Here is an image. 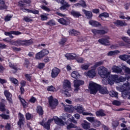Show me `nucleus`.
Wrapping results in <instances>:
<instances>
[{
	"label": "nucleus",
	"mask_w": 130,
	"mask_h": 130,
	"mask_svg": "<svg viewBox=\"0 0 130 130\" xmlns=\"http://www.w3.org/2000/svg\"><path fill=\"white\" fill-rule=\"evenodd\" d=\"M88 89L90 94L95 95L98 90L100 91V93L101 94H108V90L105 87H101V86L92 81H90L89 83Z\"/></svg>",
	"instance_id": "obj_1"
},
{
	"label": "nucleus",
	"mask_w": 130,
	"mask_h": 130,
	"mask_svg": "<svg viewBox=\"0 0 130 130\" xmlns=\"http://www.w3.org/2000/svg\"><path fill=\"white\" fill-rule=\"evenodd\" d=\"M54 120L55 124L58 125H63L64 124V121H62L61 119L56 117L54 119H49L47 123H45V120L43 119V121L41 122V125H43L46 129H49L50 128V123Z\"/></svg>",
	"instance_id": "obj_2"
},
{
	"label": "nucleus",
	"mask_w": 130,
	"mask_h": 130,
	"mask_svg": "<svg viewBox=\"0 0 130 130\" xmlns=\"http://www.w3.org/2000/svg\"><path fill=\"white\" fill-rule=\"evenodd\" d=\"M99 75L103 79H107L110 75L111 72L108 71L107 68L104 67H100L98 68Z\"/></svg>",
	"instance_id": "obj_3"
},
{
	"label": "nucleus",
	"mask_w": 130,
	"mask_h": 130,
	"mask_svg": "<svg viewBox=\"0 0 130 130\" xmlns=\"http://www.w3.org/2000/svg\"><path fill=\"white\" fill-rule=\"evenodd\" d=\"M129 90L130 85L128 83L124 84L120 87V91L122 92V96L123 97V98H125L126 97L127 95H128V91Z\"/></svg>",
	"instance_id": "obj_4"
},
{
	"label": "nucleus",
	"mask_w": 130,
	"mask_h": 130,
	"mask_svg": "<svg viewBox=\"0 0 130 130\" xmlns=\"http://www.w3.org/2000/svg\"><path fill=\"white\" fill-rule=\"evenodd\" d=\"M107 79H108V82L110 85H113V84H114V82L116 83H119L120 81L118 78V76L115 75H110V74Z\"/></svg>",
	"instance_id": "obj_5"
},
{
	"label": "nucleus",
	"mask_w": 130,
	"mask_h": 130,
	"mask_svg": "<svg viewBox=\"0 0 130 130\" xmlns=\"http://www.w3.org/2000/svg\"><path fill=\"white\" fill-rule=\"evenodd\" d=\"M81 85H84V81L81 80H75L74 81V86L75 88L74 89V92L75 93H78L79 90H80V86Z\"/></svg>",
	"instance_id": "obj_6"
},
{
	"label": "nucleus",
	"mask_w": 130,
	"mask_h": 130,
	"mask_svg": "<svg viewBox=\"0 0 130 130\" xmlns=\"http://www.w3.org/2000/svg\"><path fill=\"white\" fill-rule=\"evenodd\" d=\"M19 6L21 7V10H22L23 12H26L27 13H32V14H38L39 13V11L38 10H31L27 9H23V8H22V7H24V6H25V4H24V3H23L22 1H20L19 2Z\"/></svg>",
	"instance_id": "obj_7"
},
{
	"label": "nucleus",
	"mask_w": 130,
	"mask_h": 130,
	"mask_svg": "<svg viewBox=\"0 0 130 130\" xmlns=\"http://www.w3.org/2000/svg\"><path fill=\"white\" fill-rule=\"evenodd\" d=\"M49 105L51 108H55L56 106H57V104L58 102H57V100L55 99H53L52 96H51L48 98Z\"/></svg>",
	"instance_id": "obj_8"
},
{
	"label": "nucleus",
	"mask_w": 130,
	"mask_h": 130,
	"mask_svg": "<svg viewBox=\"0 0 130 130\" xmlns=\"http://www.w3.org/2000/svg\"><path fill=\"white\" fill-rule=\"evenodd\" d=\"M84 75L86 77H89V78H93L96 77V72H95V69H92L91 70L88 71L87 72H85Z\"/></svg>",
	"instance_id": "obj_9"
},
{
	"label": "nucleus",
	"mask_w": 130,
	"mask_h": 130,
	"mask_svg": "<svg viewBox=\"0 0 130 130\" xmlns=\"http://www.w3.org/2000/svg\"><path fill=\"white\" fill-rule=\"evenodd\" d=\"M60 73V70L57 68H54L52 70L51 76L52 78H56Z\"/></svg>",
	"instance_id": "obj_10"
},
{
	"label": "nucleus",
	"mask_w": 130,
	"mask_h": 130,
	"mask_svg": "<svg viewBox=\"0 0 130 130\" xmlns=\"http://www.w3.org/2000/svg\"><path fill=\"white\" fill-rule=\"evenodd\" d=\"M92 32L94 35H96V34H100V35H102L103 34H106L108 30H98L96 29H93L91 30Z\"/></svg>",
	"instance_id": "obj_11"
},
{
	"label": "nucleus",
	"mask_w": 130,
	"mask_h": 130,
	"mask_svg": "<svg viewBox=\"0 0 130 130\" xmlns=\"http://www.w3.org/2000/svg\"><path fill=\"white\" fill-rule=\"evenodd\" d=\"M4 95L6 96L7 100L9 101V103H12L13 104V100H12V94L10 93L7 90L4 91Z\"/></svg>",
	"instance_id": "obj_12"
},
{
	"label": "nucleus",
	"mask_w": 130,
	"mask_h": 130,
	"mask_svg": "<svg viewBox=\"0 0 130 130\" xmlns=\"http://www.w3.org/2000/svg\"><path fill=\"white\" fill-rule=\"evenodd\" d=\"M109 39L110 38L107 37L106 38L99 40V42L103 45H109Z\"/></svg>",
	"instance_id": "obj_13"
},
{
	"label": "nucleus",
	"mask_w": 130,
	"mask_h": 130,
	"mask_svg": "<svg viewBox=\"0 0 130 130\" xmlns=\"http://www.w3.org/2000/svg\"><path fill=\"white\" fill-rule=\"evenodd\" d=\"M83 122L84 123L81 124V126L84 128V129L88 130L89 128H91V123H90L89 122L84 120Z\"/></svg>",
	"instance_id": "obj_14"
},
{
	"label": "nucleus",
	"mask_w": 130,
	"mask_h": 130,
	"mask_svg": "<svg viewBox=\"0 0 130 130\" xmlns=\"http://www.w3.org/2000/svg\"><path fill=\"white\" fill-rule=\"evenodd\" d=\"M63 90H71V82L69 80H65L63 84Z\"/></svg>",
	"instance_id": "obj_15"
},
{
	"label": "nucleus",
	"mask_w": 130,
	"mask_h": 130,
	"mask_svg": "<svg viewBox=\"0 0 130 130\" xmlns=\"http://www.w3.org/2000/svg\"><path fill=\"white\" fill-rule=\"evenodd\" d=\"M65 111H67V112L69 113H73L74 111V107H73L72 105H66L64 106V108Z\"/></svg>",
	"instance_id": "obj_16"
},
{
	"label": "nucleus",
	"mask_w": 130,
	"mask_h": 130,
	"mask_svg": "<svg viewBox=\"0 0 130 130\" xmlns=\"http://www.w3.org/2000/svg\"><path fill=\"white\" fill-rule=\"evenodd\" d=\"M112 70L113 73H117L118 74L122 72V69L120 68V66H113L112 68Z\"/></svg>",
	"instance_id": "obj_17"
},
{
	"label": "nucleus",
	"mask_w": 130,
	"mask_h": 130,
	"mask_svg": "<svg viewBox=\"0 0 130 130\" xmlns=\"http://www.w3.org/2000/svg\"><path fill=\"white\" fill-rule=\"evenodd\" d=\"M82 12H83L84 15H85L87 19H91L92 17H93V14H92L91 11H88L85 9H83L82 10Z\"/></svg>",
	"instance_id": "obj_18"
},
{
	"label": "nucleus",
	"mask_w": 130,
	"mask_h": 130,
	"mask_svg": "<svg viewBox=\"0 0 130 130\" xmlns=\"http://www.w3.org/2000/svg\"><path fill=\"white\" fill-rule=\"evenodd\" d=\"M67 59H76L77 57V55L74 53H67L65 55Z\"/></svg>",
	"instance_id": "obj_19"
},
{
	"label": "nucleus",
	"mask_w": 130,
	"mask_h": 130,
	"mask_svg": "<svg viewBox=\"0 0 130 130\" xmlns=\"http://www.w3.org/2000/svg\"><path fill=\"white\" fill-rule=\"evenodd\" d=\"M114 24H115L116 26H126L127 25L126 23L121 20H117L114 22Z\"/></svg>",
	"instance_id": "obj_20"
},
{
	"label": "nucleus",
	"mask_w": 130,
	"mask_h": 130,
	"mask_svg": "<svg viewBox=\"0 0 130 130\" xmlns=\"http://www.w3.org/2000/svg\"><path fill=\"white\" fill-rule=\"evenodd\" d=\"M96 116H106L105 111L104 110L101 109L97 111L95 113Z\"/></svg>",
	"instance_id": "obj_21"
},
{
	"label": "nucleus",
	"mask_w": 130,
	"mask_h": 130,
	"mask_svg": "<svg viewBox=\"0 0 130 130\" xmlns=\"http://www.w3.org/2000/svg\"><path fill=\"white\" fill-rule=\"evenodd\" d=\"M33 43V41L30 40L28 41H20V45H30Z\"/></svg>",
	"instance_id": "obj_22"
},
{
	"label": "nucleus",
	"mask_w": 130,
	"mask_h": 130,
	"mask_svg": "<svg viewBox=\"0 0 130 130\" xmlns=\"http://www.w3.org/2000/svg\"><path fill=\"white\" fill-rule=\"evenodd\" d=\"M71 15L75 18H79V17H81L82 14L79 12L72 10L71 11Z\"/></svg>",
	"instance_id": "obj_23"
},
{
	"label": "nucleus",
	"mask_w": 130,
	"mask_h": 130,
	"mask_svg": "<svg viewBox=\"0 0 130 130\" xmlns=\"http://www.w3.org/2000/svg\"><path fill=\"white\" fill-rule=\"evenodd\" d=\"M74 110H76L78 113H82L84 111V109L82 106H76L74 107Z\"/></svg>",
	"instance_id": "obj_24"
},
{
	"label": "nucleus",
	"mask_w": 130,
	"mask_h": 130,
	"mask_svg": "<svg viewBox=\"0 0 130 130\" xmlns=\"http://www.w3.org/2000/svg\"><path fill=\"white\" fill-rule=\"evenodd\" d=\"M58 22H59V23L62 25H69V24H70V22L67 20V19L64 18H60L58 19Z\"/></svg>",
	"instance_id": "obj_25"
},
{
	"label": "nucleus",
	"mask_w": 130,
	"mask_h": 130,
	"mask_svg": "<svg viewBox=\"0 0 130 130\" xmlns=\"http://www.w3.org/2000/svg\"><path fill=\"white\" fill-rule=\"evenodd\" d=\"M89 24L93 27H98V26L100 25V23H99V22L93 20H90L89 21Z\"/></svg>",
	"instance_id": "obj_26"
},
{
	"label": "nucleus",
	"mask_w": 130,
	"mask_h": 130,
	"mask_svg": "<svg viewBox=\"0 0 130 130\" xmlns=\"http://www.w3.org/2000/svg\"><path fill=\"white\" fill-rule=\"evenodd\" d=\"M102 64H103V61L96 62L94 63V65L91 67V69L95 70L97 68H98V67H100V66H102Z\"/></svg>",
	"instance_id": "obj_27"
},
{
	"label": "nucleus",
	"mask_w": 130,
	"mask_h": 130,
	"mask_svg": "<svg viewBox=\"0 0 130 130\" xmlns=\"http://www.w3.org/2000/svg\"><path fill=\"white\" fill-rule=\"evenodd\" d=\"M119 52V51L117 50H116L115 51H111L108 53L107 55H108L109 56H112V55H116V54H118Z\"/></svg>",
	"instance_id": "obj_28"
},
{
	"label": "nucleus",
	"mask_w": 130,
	"mask_h": 130,
	"mask_svg": "<svg viewBox=\"0 0 130 130\" xmlns=\"http://www.w3.org/2000/svg\"><path fill=\"white\" fill-rule=\"evenodd\" d=\"M10 44L11 45H15L16 46H18L19 45H21V41L18 40V41H14V40H11L10 41Z\"/></svg>",
	"instance_id": "obj_29"
},
{
	"label": "nucleus",
	"mask_w": 130,
	"mask_h": 130,
	"mask_svg": "<svg viewBox=\"0 0 130 130\" xmlns=\"http://www.w3.org/2000/svg\"><path fill=\"white\" fill-rule=\"evenodd\" d=\"M71 77L74 79H78V78H80V74L77 71H73L71 73Z\"/></svg>",
	"instance_id": "obj_30"
},
{
	"label": "nucleus",
	"mask_w": 130,
	"mask_h": 130,
	"mask_svg": "<svg viewBox=\"0 0 130 130\" xmlns=\"http://www.w3.org/2000/svg\"><path fill=\"white\" fill-rule=\"evenodd\" d=\"M9 80L10 81H11L13 84H14V85H16V86H18L19 85L18 80L17 79L13 77H10L9 78Z\"/></svg>",
	"instance_id": "obj_31"
},
{
	"label": "nucleus",
	"mask_w": 130,
	"mask_h": 130,
	"mask_svg": "<svg viewBox=\"0 0 130 130\" xmlns=\"http://www.w3.org/2000/svg\"><path fill=\"white\" fill-rule=\"evenodd\" d=\"M48 16H49V14H46V13H44L43 14H41L40 15L41 20L42 21H46V20H48V17H47Z\"/></svg>",
	"instance_id": "obj_32"
},
{
	"label": "nucleus",
	"mask_w": 130,
	"mask_h": 130,
	"mask_svg": "<svg viewBox=\"0 0 130 130\" xmlns=\"http://www.w3.org/2000/svg\"><path fill=\"white\" fill-rule=\"evenodd\" d=\"M109 95L111 97H115V98H117V96L118 95V93L116 91L112 90L109 92Z\"/></svg>",
	"instance_id": "obj_33"
},
{
	"label": "nucleus",
	"mask_w": 130,
	"mask_h": 130,
	"mask_svg": "<svg viewBox=\"0 0 130 130\" xmlns=\"http://www.w3.org/2000/svg\"><path fill=\"white\" fill-rule=\"evenodd\" d=\"M70 35H74V36H77V35H80V32L75 30L72 29L69 31Z\"/></svg>",
	"instance_id": "obj_34"
},
{
	"label": "nucleus",
	"mask_w": 130,
	"mask_h": 130,
	"mask_svg": "<svg viewBox=\"0 0 130 130\" xmlns=\"http://www.w3.org/2000/svg\"><path fill=\"white\" fill-rule=\"evenodd\" d=\"M89 67L90 64H82L81 65L80 68L81 69L83 70V71H87Z\"/></svg>",
	"instance_id": "obj_35"
},
{
	"label": "nucleus",
	"mask_w": 130,
	"mask_h": 130,
	"mask_svg": "<svg viewBox=\"0 0 130 130\" xmlns=\"http://www.w3.org/2000/svg\"><path fill=\"white\" fill-rule=\"evenodd\" d=\"M37 111L40 115H43V109H42V107H41L40 106H38L37 109Z\"/></svg>",
	"instance_id": "obj_36"
},
{
	"label": "nucleus",
	"mask_w": 130,
	"mask_h": 130,
	"mask_svg": "<svg viewBox=\"0 0 130 130\" xmlns=\"http://www.w3.org/2000/svg\"><path fill=\"white\" fill-rule=\"evenodd\" d=\"M119 58L121 60L125 61V60H127V59H128V56L126 54L121 55L119 56Z\"/></svg>",
	"instance_id": "obj_37"
},
{
	"label": "nucleus",
	"mask_w": 130,
	"mask_h": 130,
	"mask_svg": "<svg viewBox=\"0 0 130 130\" xmlns=\"http://www.w3.org/2000/svg\"><path fill=\"white\" fill-rule=\"evenodd\" d=\"M99 17V18H101V19H102V18H103V17L104 18H108L109 17V14L106 12H104V13L101 14Z\"/></svg>",
	"instance_id": "obj_38"
},
{
	"label": "nucleus",
	"mask_w": 130,
	"mask_h": 130,
	"mask_svg": "<svg viewBox=\"0 0 130 130\" xmlns=\"http://www.w3.org/2000/svg\"><path fill=\"white\" fill-rule=\"evenodd\" d=\"M100 125H101V122L97 119H95V121L93 122V126L96 127H99V126Z\"/></svg>",
	"instance_id": "obj_39"
},
{
	"label": "nucleus",
	"mask_w": 130,
	"mask_h": 130,
	"mask_svg": "<svg viewBox=\"0 0 130 130\" xmlns=\"http://www.w3.org/2000/svg\"><path fill=\"white\" fill-rule=\"evenodd\" d=\"M42 57H44L43 55H42V53L41 52H39V53H37L36 54V59H41Z\"/></svg>",
	"instance_id": "obj_40"
},
{
	"label": "nucleus",
	"mask_w": 130,
	"mask_h": 130,
	"mask_svg": "<svg viewBox=\"0 0 130 130\" xmlns=\"http://www.w3.org/2000/svg\"><path fill=\"white\" fill-rule=\"evenodd\" d=\"M86 119L88 120V121H89V122H94L96 119H95V117H87L86 118Z\"/></svg>",
	"instance_id": "obj_41"
},
{
	"label": "nucleus",
	"mask_w": 130,
	"mask_h": 130,
	"mask_svg": "<svg viewBox=\"0 0 130 130\" xmlns=\"http://www.w3.org/2000/svg\"><path fill=\"white\" fill-rule=\"evenodd\" d=\"M20 102H21L22 105H23V107H26L27 105H28V103L25 101V100L22 99L21 98H19Z\"/></svg>",
	"instance_id": "obj_42"
},
{
	"label": "nucleus",
	"mask_w": 130,
	"mask_h": 130,
	"mask_svg": "<svg viewBox=\"0 0 130 130\" xmlns=\"http://www.w3.org/2000/svg\"><path fill=\"white\" fill-rule=\"evenodd\" d=\"M68 91H70V90L63 89L62 91V93H63L64 95H66V97H71V93L69 92Z\"/></svg>",
	"instance_id": "obj_43"
},
{
	"label": "nucleus",
	"mask_w": 130,
	"mask_h": 130,
	"mask_svg": "<svg viewBox=\"0 0 130 130\" xmlns=\"http://www.w3.org/2000/svg\"><path fill=\"white\" fill-rule=\"evenodd\" d=\"M41 53H42V55L45 56V55H47L48 53H49V51L46 49H44L41 51Z\"/></svg>",
	"instance_id": "obj_44"
},
{
	"label": "nucleus",
	"mask_w": 130,
	"mask_h": 130,
	"mask_svg": "<svg viewBox=\"0 0 130 130\" xmlns=\"http://www.w3.org/2000/svg\"><path fill=\"white\" fill-rule=\"evenodd\" d=\"M46 25H49V26H53L55 25V22L53 20H50L48 22H47Z\"/></svg>",
	"instance_id": "obj_45"
},
{
	"label": "nucleus",
	"mask_w": 130,
	"mask_h": 130,
	"mask_svg": "<svg viewBox=\"0 0 130 130\" xmlns=\"http://www.w3.org/2000/svg\"><path fill=\"white\" fill-rule=\"evenodd\" d=\"M80 5L82 8H87V4H86V2L84 0H81L80 1Z\"/></svg>",
	"instance_id": "obj_46"
},
{
	"label": "nucleus",
	"mask_w": 130,
	"mask_h": 130,
	"mask_svg": "<svg viewBox=\"0 0 130 130\" xmlns=\"http://www.w3.org/2000/svg\"><path fill=\"white\" fill-rule=\"evenodd\" d=\"M5 104H3L2 103H0V111H5L6 109L5 108Z\"/></svg>",
	"instance_id": "obj_47"
},
{
	"label": "nucleus",
	"mask_w": 130,
	"mask_h": 130,
	"mask_svg": "<svg viewBox=\"0 0 130 130\" xmlns=\"http://www.w3.org/2000/svg\"><path fill=\"white\" fill-rule=\"evenodd\" d=\"M122 40L124 41L125 42H126V43H128V44H130V39L128 37H123L122 38Z\"/></svg>",
	"instance_id": "obj_48"
},
{
	"label": "nucleus",
	"mask_w": 130,
	"mask_h": 130,
	"mask_svg": "<svg viewBox=\"0 0 130 130\" xmlns=\"http://www.w3.org/2000/svg\"><path fill=\"white\" fill-rule=\"evenodd\" d=\"M0 116L3 118V119H9V118H10V116L4 114H0Z\"/></svg>",
	"instance_id": "obj_49"
},
{
	"label": "nucleus",
	"mask_w": 130,
	"mask_h": 130,
	"mask_svg": "<svg viewBox=\"0 0 130 130\" xmlns=\"http://www.w3.org/2000/svg\"><path fill=\"white\" fill-rule=\"evenodd\" d=\"M74 127L76 128V127H77V126H76L75 125H74V124H73L72 123L69 124V125H67L68 129H70L73 128Z\"/></svg>",
	"instance_id": "obj_50"
},
{
	"label": "nucleus",
	"mask_w": 130,
	"mask_h": 130,
	"mask_svg": "<svg viewBox=\"0 0 130 130\" xmlns=\"http://www.w3.org/2000/svg\"><path fill=\"white\" fill-rule=\"evenodd\" d=\"M61 5H63V6L66 8H70V7H71V5L66 2L65 0H64V2L62 3H61Z\"/></svg>",
	"instance_id": "obj_51"
},
{
	"label": "nucleus",
	"mask_w": 130,
	"mask_h": 130,
	"mask_svg": "<svg viewBox=\"0 0 130 130\" xmlns=\"http://www.w3.org/2000/svg\"><path fill=\"white\" fill-rule=\"evenodd\" d=\"M76 60L77 61V62H79L80 63H82V62H84V59L82 57L78 58V57H77L76 58Z\"/></svg>",
	"instance_id": "obj_52"
},
{
	"label": "nucleus",
	"mask_w": 130,
	"mask_h": 130,
	"mask_svg": "<svg viewBox=\"0 0 130 130\" xmlns=\"http://www.w3.org/2000/svg\"><path fill=\"white\" fill-rule=\"evenodd\" d=\"M23 21H25V22H31L32 21V19H31V18L28 17V16H25L23 19Z\"/></svg>",
	"instance_id": "obj_53"
},
{
	"label": "nucleus",
	"mask_w": 130,
	"mask_h": 130,
	"mask_svg": "<svg viewBox=\"0 0 130 130\" xmlns=\"http://www.w3.org/2000/svg\"><path fill=\"white\" fill-rule=\"evenodd\" d=\"M19 120H25V117H24V115L19 113L18 114Z\"/></svg>",
	"instance_id": "obj_54"
},
{
	"label": "nucleus",
	"mask_w": 130,
	"mask_h": 130,
	"mask_svg": "<svg viewBox=\"0 0 130 130\" xmlns=\"http://www.w3.org/2000/svg\"><path fill=\"white\" fill-rule=\"evenodd\" d=\"M48 91H50L51 92H54V91H55V88L53 87V86H49L47 88Z\"/></svg>",
	"instance_id": "obj_55"
},
{
	"label": "nucleus",
	"mask_w": 130,
	"mask_h": 130,
	"mask_svg": "<svg viewBox=\"0 0 130 130\" xmlns=\"http://www.w3.org/2000/svg\"><path fill=\"white\" fill-rule=\"evenodd\" d=\"M41 9L44 10V11H46V12H50V9L48 8L47 7L42 6H41Z\"/></svg>",
	"instance_id": "obj_56"
},
{
	"label": "nucleus",
	"mask_w": 130,
	"mask_h": 130,
	"mask_svg": "<svg viewBox=\"0 0 130 130\" xmlns=\"http://www.w3.org/2000/svg\"><path fill=\"white\" fill-rule=\"evenodd\" d=\"M112 104H113V105H116V106H119V105H120V102L115 100L113 101Z\"/></svg>",
	"instance_id": "obj_57"
},
{
	"label": "nucleus",
	"mask_w": 130,
	"mask_h": 130,
	"mask_svg": "<svg viewBox=\"0 0 130 130\" xmlns=\"http://www.w3.org/2000/svg\"><path fill=\"white\" fill-rule=\"evenodd\" d=\"M82 113L83 115H86V116L89 115V116H93V114H92L91 113L83 111Z\"/></svg>",
	"instance_id": "obj_58"
},
{
	"label": "nucleus",
	"mask_w": 130,
	"mask_h": 130,
	"mask_svg": "<svg viewBox=\"0 0 130 130\" xmlns=\"http://www.w3.org/2000/svg\"><path fill=\"white\" fill-rule=\"evenodd\" d=\"M12 19V16L8 15L6 16L5 20L6 22H8V21H10Z\"/></svg>",
	"instance_id": "obj_59"
},
{
	"label": "nucleus",
	"mask_w": 130,
	"mask_h": 130,
	"mask_svg": "<svg viewBox=\"0 0 130 130\" xmlns=\"http://www.w3.org/2000/svg\"><path fill=\"white\" fill-rule=\"evenodd\" d=\"M45 66V64L44 63H39L38 65V68L41 70V69H43Z\"/></svg>",
	"instance_id": "obj_60"
},
{
	"label": "nucleus",
	"mask_w": 130,
	"mask_h": 130,
	"mask_svg": "<svg viewBox=\"0 0 130 130\" xmlns=\"http://www.w3.org/2000/svg\"><path fill=\"white\" fill-rule=\"evenodd\" d=\"M9 67L11 68V69H13L15 71H17V67L16 66L13 64L12 63H9Z\"/></svg>",
	"instance_id": "obj_61"
},
{
	"label": "nucleus",
	"mask_w": 130,
	"mask_h": 130,
	"mask_svg": "<svg viewBox=\"0 0 130 130\" xmlns=\"http://www.w3.org/2000/svg\"><path fill=\"white\" fill-rule=\"evenodd\" d=\"M25 116H26V119H28V120L31 119V118H32V115H31L29 113H26V115H25Z\"/></svg>",
	"instance_id": "obj_62"
},
{
	"label": "nucleus",
	"mask_w": 130,
	"mask_h": 130,
	"mask_svg": "<svg viewBox=\"0 0 130 130\" xmlns=\"http://www.w3.org/2000/svg\"><path fill=\"white\" fill-rule=\"evenodd\" d=\"M66 42H67V39H62L61 41L59 42V44H60V45H63Z\"/></svg>",
	"instance_id": "obj_63"
},
{
	"label": "nucleus",
	"mask_w": 130,
	"mask_h": 130,
	"mask_svg": "<svg viewBox=\"0 0 130 130\" xmlns=\"http://www.w3.org/2000/svg\"><path fill=\"white\" fill-rule=\"evenodd\" d=\"M55 14L57 15V16H59V17H66L67 16V15L62 14L59 12H56Z\"/></svg>",
	"instance_id": "obj_64"
}]
</instances>
